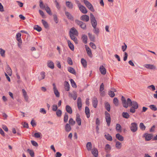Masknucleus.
<instances>
[{"instance_id":"obj_1","label":"nucleus","mask_w":157,"mask_h":157,"mask_svg":"<svg viewBox=\"0 0 157 157\" xmlns=\"http://www.w3.org/2000/svg\"><path fill=\"white\" fill-rule=\"evenodd\" d=\"M121 100L123 106L126 108H127L128 106H132L134 108L137 109L138 108V105L137 102L135 101H132L129 98H128L126 101L125 98L122 96Z\"/></svg>"},{"instance_id":"obj_2","label":"nucleus","mask_w":157,"mask_h":157,"mask_svg":"<svg viewBox=\"0 0 157 157\" xmlns=\"http://www.w3.org/2000/svg\"><path fill=\"white\" fill-rule=\"evenodd\" d=\"M90 16L91 23L94 28V32L96 34L98 35L99 33V29L98 28L96 27L97 25V21L94 16L92 13H90Z\"/></svg>"},{"instance_id":"obj_3","label":"nucleus","mask_w":157,"mask_h":157,"mask_svg":"<svg viewBox=\"0 0 157 157\" xmlns=\"http://www.w3.org/2000/svg\"><path fill=\"white\" fill-rule=\"evenodd\" d=\"M75 22L76 24L79 26L82 29H86V25L85 23L77 19H76Z\"/></svg>"},{"instance_id":"obj_4","label":"nucleus","mask_w":157,"mask_h":157,"mask_svg":"<svg viewBox=\"0 0 157 157\" xmlns=\"http://www.w3.org/2000/svg\"><path fill=\"white\" fill-rule=\"evenodd\" d=\"M86 6L91 11L94 12V10L92 4L87 0H83Z\"/></svg>"},{"instance_id":"obj_5","label":"nucleus","mask_w":157,"mask_h":157,"mask_svg":"<svg viewBox=\"0 0 157 157\" xmlns=\"http://www.w3.org/2000/svg\"><path fill=\"white\" fill-rule=\"evenodd\" d=\"M105 119L108 126H109L111 123V117L110 114L107 111L105 112Z\"/></svg>"},{"instance_id":"obj_6","label":"nucleus","mask_w":157,"mask_h":157,"mask_svg":"<svg viewBox=\"0 0 157 157\" xmlns=\"http://www.w3.org/2000/svg\"><path fill=\"white\" fill-rule=\"evenodd\" d=\"M131 131L133 132H135L137 130V125L136 123H132L131 124L130 127Z\"/></svg>"},{"instance_id":"obj_7","label":"nucleus","mask_w":157,"mask_h":157,"mask_svg":"<svg viewBox=\"0 0 157 157\" xmlns=\"http://www.w3.org/2000/svg\"><path fill=\"white\" fill-rule=\"evenodd\" d=\"M78 34V31L74 27L71 29L70 30L69 34H72L77 36Z\"/></svg>"},{"instance_id":"obj_8","label":"nucleus","mask_w":157,"mask_h":157,"mask_svg":"<svg viewBox=\"0 0 157 157\" xmlns=\"http://www.w3.org/2000/svg\"><path fill=\"white\" fill-rule=\"evenodd\" d=\"M53 90H54V92L55 95H56V96L57 97H58V98L59 97V96H60L59 93V91H58V90L57 89V88L55 84L54 83H53Z\"/></svg>"},{"instance_id":"obj_9","label":"nucleus","mask_w":157,"mask_h":157,"mask_svg":"<svg viewBox=\"0 0 157 157\" xmlns=\"http://www.w3.org/2000/svg\"><path fill=\"white\" fill-rule=\"evenodd\" d=\"M80 19L83 21L87 22L89 20V17L86 15H83L80 17Z\"/></svg>"},{"instance_id":"obj_10","label":"nucleus","mask_w":157,"mask_h":157,"mask_svg":"<svg viewBox=\"0 0 157 157\" xmlns=\"http://www.w3.org/2000/svg\"><path fill=\"white\" fill-rule=\"evenodd\" d=\"M99 71L101 74L102 75H105L106 73V69L103 65H101L99 68Z\"/></svg>"},{"instance_id":"obj_11","label":"nucleus","mask_w":157,"mask_h":157,"mask_svg":"<svg viewBox=\"0 0 157 157\" xmlns=\"http://www.w3.org/2000/svg\"><path fill=\"white\" fill-rule=\"evenodd\" d=\"M65 13L68 19L70 20L71 21L74 20V19L73 16L69 12L67 11H65Z\"/></svg>"},{"instance_id":"obj_12","label":"nucleus","mask_w":157,"mask_h":157,"mask_svg":"<svg viewBox=\"0 0 157 157\" xmlns=\"http://www.w3.org/2000/svg\"><path fill=\"white\" fill-rule=\"evenodd\" d=\"M80 11L84 14L86 13L87 12V10L86 8L83 5H82L79 7Z\"/></svg>"},{"instance_id":"obj_13","label":"nucleus","mask_w":157,"mask_h":157,"mask_svg":"<svg viewBox=\"0 0 157 157\" xmlns=\"http://www.w3.org/2000/svg\"><path fill=\"white\" fill-rule=\"evenodd\" d=\"M98 101L96 97H94L92 99V104L93 106L96 108L98 105Z\"/></svg>"},{"instance_id":"obj_14","label":"nucleus","mask_w":157,"mask_h":157,"mask_svg":"<svg viewBox=\"0 0 157 157\" xmlns=\"http://www.w3.org/2000/svg\"><path fill=\"white\" fill-rule=\"evenodd\" d=\"M48 67L51 69H53L54 67V63L51 60L48 61L47 63Z\"/></svg>"},{"instance_id":"obj_15","label":"nucleus","mask_w":157,"mask_h":157,"mask_svg":"<svg viewBox=\"0 0 157 157\" xmlns=\"http://www.w3.org/2000/svg\"><path fill=\"white\" fill-rule=\"evenodd\" d=\"M77 105L79 110H81L82 106V100L80 98L78 97L77 99Z\"/></svg>"},{"instance_id":"obj_16","label":"nucleus","mask_w":157,"mask_h":157,"mask_svg":"<svg viewBox=\"0 0 157 157\" xmlns=\"http://www.w3.org/2000/svg\"><path fill=\"white\" fill-rule=\"evenodd\" d=\"M144 66L145 68L150 69H154L156 68L155 66L150 64H146L144 65Z\"/></svg>"},{"instance_id":"obj_17","label":"nucleus","mask_w":157,"mask_h":157,"mask_svg":"<svg viewBox=\"0 0 157 157\" xmlns=\"http://www.w3.org/2000/svg\"><path fill=\"white\" fill-rule=\"evenodd\" d=\"M76 120L78 125L79 126L81 125V120L80 117V115L78 113L76 115Z\"/></svg>"},{"instance_id":"obj_18","label":"nucleus","mask_w":157,"mask_h":157,"mask_svg":"<svg viewBox=\"0 0 157 157\" xmlns=\"http://www.w3.org/2000/svg\"><path fill=\"white\" fill-rule=\"evenodd\" d=\"M65 109L67 112L70 114H71L72 113V110L71 108L69 105H67L66 106Z\"/></svg>"},{"instance_id":"obj_19","label":"nucleus","mask_w":157,"mask_h":157,"mask_svg":"<svg viewBox=\"0 0 157 157\" xmlns=\"http://www.w3.org/2000/svg\"><path fill=\"white\" fill-rule=\"evenodd\" d=\"M67 42L69 48L71 50L73 51L74 50V46L73 44L71 43L70 40H67Z\"/></svg>"},{"instance_id":"obj_20","label":"nucleus","mask_w":157,"mask_h":157,"mask_svg":"<svg viewBox=\"0 0 157 157\" xmlns=\"http://www.w3.org/2000/svg\"><path fill=\"white\" fill-rule=\"evenodd\" d=\"M92 153L95 157H97L98 155V152L96 148H94L92 150Z\"/></svg>"},{"instance_id":"obj_21","label":"nucleus","mask_w":157,"mask_h":157,"mask_svg":"<svg viewBox=\"0 0 157 157\" xmlns=\"http://www.w3.org/2000/svg\"><path fill=\"white\" fill-rule=\"evenodd\" d=\"M145 135H146L145 136V140L146 141L150 140L153 136V135L152 134H145Z\"/></svg>"},{"instance_id":"obj_22","label":"nucleus","mask_w":157,"mask_h":157,"mask_svg":"<svg viewBox=\"0 0 157 157\" xmlns=\"http://www.w3.org/2000/svg\"><path fill=\"white\" fill-rule=\"evenodd\" d=\"M66 5L68 8L70 9H72L73 8V4L69 1H66Z\"/></svg>"},{"instance_id":"obj_23","label":"nucleus","mask_w":157,"mask_h":157,"mask_svg":"<svg viewBox=\"0 0 157 157\" xmlns=\"http://www.w3.org/2000/svg\"><path fill=\"white\" fill-rule=\"evenodd\" d=\"M116 138L118 139V140L121 141H122L124 140V137L121 135L119 133H117L116 135Z\"/></svg>"},{"instance_id":"obj_24","label":"nucleus","mask_w":157,"mask_h":157,"mask_svg":"<svg viewBox=\"0 0 157 157\" xmlns=\"http://www.w3.org/2000/svg\"><path fill=\"white\" fill-rule=\"evenodd\" d=\"M45 72L44 71L42 72L40 74V76H39L38 77V79L39 81L44 79L45 76Z\"/></svg>"},{"instance_id":"obj_25","label":"nucleus","mask_w":157,"mask_h":157,"mask_svg":"<svg viewBox=\"0 0 157 157\" xmlns=\"http://www.w3.org/2000/svg\"><path fill=\"white\" fill-rule=\"evenodd\" d=\"M70 36L71 39L73 40L76 44H77L78 41L77 38L74 35L72 34H70Z\"/></svg>"},{"instance_id":"obj_26","label":"nucleus","mask_w":157,"mask_h":157,"mask_svg":"<svg viewBox=\"0 0 157 157\" xmlns=\"http://www.w3.org/2000/svg\"><path fill=\"white\" fill-rule=\"evenodd\" d=\"M116 129L118 132H121V127L120 124H117L116 125Z\"/></svg>"},{"instance_id":"obj_27","label":"nucleus","mask_w":157,"mask_h":157,"mask_svg":"<svg viewBox=\"0 0 157 157\" xmlns=\"http://www.w3.org/2000/svg\"><path fill=\"white\" fill-rule=\"evenodd\" d=\"M69 96L70 97H72L74 100H75L77 97V94L76 93H75L74 94H72L71 93H69Z\"/></svg>"},{"instance_id":"obj_28","label":"nucleus","mask_w":157,"mask_h":157,"mask_svg":"<svg viewBox=\"0 0 157 157\" xmlns=\"http://www.w3.org/2000/svg\"><path fill=\"white\" fill-rule=\"evenodd\" d=\"M64 86L65 90L67 91H69L70 89L69 85L67 81H65L64 82Z\"/></svg>"},{"instance_id":"obj_29","label":"nucleus","mask_w":157,"mask_h":157,"mask_svg":"<svg viewBox=\"0 0 157 157\" xmlns=\"http://www.w3.org/2000/svg\"><path fill=\"white\" fill-rule=\"evenodd\" d=\"M82 41L85 44H86L87 42V36L85 35H82Z\"/></svg>"},{"instance_id":"obj_30","label":"nucleus","mask_w":157,"mask_h":157,"mask_svg":"<svg viewBox=\"0 0 157 157\" xmlns=\"http://www.w3.org/2000/svg\"><path fill=\"white\" fill-rule=\"evenodd\" d=\"M65 130L67 132H68L71 130V127L69 124L67 123L65 126Z\"/></svg>"},{"instance_id":"obj_31","label":"nucleus","mask_w":157,"mask_h":157,"mask_svg":"<svg viewBox=\"0 0 157 157\" xmlns=\"http://www.w3.org/2000/svg\"><path fill=\"white\" fill-rule=\"evenodd\" d=\"M85 113H86V114L87 115V117L89 118L90 116V115H89L90 110L89 108L87 106L85 107Z\"/></svg>"},{"instance_id":"obj_32","label":"nucleus","mask_w":157,"mask_h":157,"mask_svg":"<svg viewBox=\"0 0 157 157\" xmlns=\"http://www.w3.org/2000/svg\"><path fill=\"white\" fill-rule=\"evenodd\" d=\"M6 71L8 75L11 76L12 74V71L10 67L8 66L6 70Z\"/></svg>"},{"instance_id":"obj_33","label":"nucleus","mask_w":157,"mask_h":157,"mask_svg":"<svg viewBox=\"0 0 157 157\" xmlns=\"http://www.w3.org/2000/svg\"><path fill=\"white\" fill-rule=\"evenodd\" d=\"M115 146L117 149H120L122 147V144L120 142L117 141L116 142Z\"/></svg>"},{"instance_id":"obj_34","label":"nucleus","mask_w":157,"mask_h":157,"mask_svg":"<svg viewBox=\"0 0 157 157\" xmlns=\"http://www.w3.org/2000/svg\"><path fill=\"white\" fill-rule=\"evenodd\" d=\"M68 71L71 73L74 74L75 75L76 72L75 69L71 67H69L68 68Z\"/></svg>"},{"instance_id":"obj_35","label":"nucleus","mask_w":157,"mask_h":157,"mask_svg":"<svg viewBox=\"0 0 157 157\" xmlns=\"http://www.w3.org/2000/svg\"><path fill=\"white\" fill-rule=\"evenodd\" d=\"M111 149V147L109 144H106L105 147V150L107 152H109Z\"/></svg>"},{"instance_id":"obj_36","label":"nucleus","mask_w":157,"mask_h":157,"mask_svg":"<svg viewBox=\"0 0 157 157\" xmlns=\"http://www.w3.org/2000/svg\"><path fill=\"white\" fill-rule=\"evenodd\" d=\"M122 115L123 117L126 119H128L130 117V115L127 112H123Z\"/></svg>"},{"instance_id":"obj_37","label":"nucleus","mask_w":157,"mask_h":157,"mask_svg":"<svg viewBox=\"0 0 157 157\" xmlns=\"http://www.w3.org/2000/svg\"><path fill=\"white\" fill-rule=\"evenodd\" d=\"M45 10L50 15H52V13L51 12V10H50L49 7L48 6L47 4L46 5V8H45Z\"/></svg>"},{"instance_id":"obj_38","label":"nucleus","mask_w":157,"mask_h":157,"mask_svg":"<svg viewBox=\"0 0 157 157\" xmlns=\"http://www.w3.org/2000/svg\"><path fill=\"white\" fill-rule=\"evenodd\" d=\"M113 103L116 106H117L119 105V101L117 98H114L113 100Z\"/></svg>"},{"instance_id":"obj_39","label":"nucleus","mask_w":157,"mask_h":157,"mask_svg":"<svg viewBox=\"0 0 157 157\" xmlns=\"http://www.w3.org/2000/svg\"><path fill=\"white\" fill-rule=\"evenodd\" d=\"M105 108L109 112L110 110V105L109 103L107 102L105 104Z\"/></svg>"},{"instance_id":"obj_40","label":"nucleus","mask_w":157,"mask_h":157,"mask_svg":"<svg viewBox=\"0 0 157 157\" xmlns=\"http://www.w3.org/2000/svg\"><path fill=\"white\" fill-rule=\"evenodd\" d=\"M105 137L107 140L109 141H112V136L109 134L105 135Z\"/></svg>"},{"instance_id":"obj_41","label":"nucleus","mask_w":157,"mask_h":157,"mask_svg":"<svg viewBox=\"0 0 157 157\" xmlns=\"http://www.w3.org/2000/svg\"><path fill=\"white\" fill-rule=\"evenodd\" d=\"M86 148L88 150L90 151L92 148V144L91 142H89L87 143Z\"/></svg>"},{"instance_id":"obj_42","label":"nucleus","mask_w":157,"mask_h":157,"mask_svg":"<svg viewBox=\"0 0 157 157\" xmlns=\"http://www.w3.org/2000/svg\"><path fill=\"white\" fill-rule=\"evenodd\" d=\"M27 151L29 153L30 155L32 157H34V153L33 150L28 149L27 150Z\"/></svg>"},{"instance_id":"obj_43","label":"nucleus","mask_w":157,"mask_h":157,"mask_svg":"<svg viewBox=\"0 0 157 157\" xmlns=\"http://www.w3.org/2000/svg\"><path fill=\"white\" fill-rule=\"evenodd\" d=\"M41 21L44 26V27L45 28L47 29L48 27V25L47 22L46 21L42 19L41 20Z\"/></svg>"},{"instance_id":"obj_44","label":"nucleus","mask_w":157,"mask_h":157,"mask_svg":"<svg viewBox=\"0 0 157 157\" xmlns=\"http://www.w3.org/2000/svg\"><path fill=\"white\" fill-rule=\"evenodd\" d=\"M81 62L84 67H86L87 62L83 58L82 59H81Z\"/></svg>"},{"instance_id":"obj_45","label":"nucleus","mask_w":157,"mask_h":157,"mask_svg":"<svg viewBox=\"0 0 157 157\" xmlns=\"http://www.w3.org/2000/svg\"><path fill=\"white\" fill-rule=\"evenodd\" d=\"M86 50L87 54L90 57H91L92 54L90 48L88 47L86 48Z\"/></svg>"},{"instance_id":"obj_46","label":"nucleus","mask_w":157,"mask_h":157,"mask_svg":"<svg viewBox=\"0 0 157 157\" xmlns=\"http://www.w3.org/2000/svg\"><path fill=\"white\" fill-rule=\"evenodd\" d=\"M69 124L71 125H73L75 123V121H74L72 118H71L69 121Z\"/></svg>"},{"instance_id":"obj_47","label":"nucleus","mask_w":157,"mask_h":157,"mask_svg":"<svg viewBox=\"0 0 157 157\" xmlns=\"http://www.w3.org/2000/svg\"><path fill=\"white\" fill-rule=\"evenodd\" d=\"M34 29L39 32L42 30V28L41 27L38 25H36L34 27Z\"/></svg>"},{"instance_id":"obj_48","label":"nucleus","mask_w":157,"mask_h":157,"mask_svg":"<svg viewBox=\"0 0 157 157\" xmlns=\"http://www.w3.org/2000/svg\"><path fill=\"white\" fill-rule=\"evenodd\" d=\"M21 34L20 33H17L16 35V38L18 41H21Z\"/></svg>"},{"instance_id":"obj_49","label":"nucleus","mask_w":157,"mask_h":157,"mask_svg":"<svg viewBox=\"0 0 157 157\" xmlns=\"http://www.w3.org/2000/svg\"><path fill=\"white\" fill-rule=\"evenodd\" d=\"M70 81L72 86L74 88H76V85L74 80L73 79H71L70 80Z\"/></svg>"},{"instance_id":"obj_50","label":"nucleus","mask_w":157,"mask_h":157,"mask_svg":"<svg viewBox=\"0 0 157 157\" xmlns=\"http://www.w3.org/2000/svg\"><path fill=\"white\" fill-rule=\"evenodd\" d=\"M68 115L67 113H65V115L64 117V121L65 123L67 122L68 120Z\"/></svg>"},{"instance_id":"obj_51","label":"nucleus","mask_w":157,"mask_h":157,"mask_svg":"<svg viewBox=\"0 0 157 157\" xmlns=\"http://www.w3.org/2000/svg\"><path fill=\"white\" fill-rule=\"evenodd\" d=\"M149 107L152 110L155 111L157 110V108L155 105H149Z\"/></svg>"},{"instance_id":"obj_52","label":"nucleus","mask_w":157,"mask_h":157,"mask_svg":"<svg viewBox=\"0 0 157 157\" xmlns=\"http://www.w3.org/2000/svg\"><path fill=\"white\" fill-rule=\"evenodd\" d=\"M108 94L111 98L113 97L115 95L114 92L111 90H110L108 91Z\"/></svg>"},{"instance_id":"obj_53","label":"nucleus","mask_w":157,"mask_h":157,"mask_svg":"<svg viewBox=\"0 0 157 157\" xmlns=\"http://www.w3.org/2000/svg\"><path fill=\"white\" fill-rule=\"evenodd\" d=\"M40 6L41 8L42 9L45 8L46 6V5H44L42 1L41 0L40 1Z\"/></svg>"},{"instance_id":"obj_54","label":"nucleus","mask_w":157,"mask_h":157,"mask_svg":"<svg viewBox=\"0 0 157 157\" xmlns=\"http://www.w3.org/2000/svg\"><path fill=\"white\" fill-rule=\"evenodd\" d=\"M88 35L89 38L91 41H93L94 40V35H93L89 33H88Z\"/></svg>"},{"instance_id":"obj_55","label":"nucleus","mask_w":157,"mask_h":157,"mask_svg":"<svg viewBox=\"0 0 157 157\" xmlns=\"http://www.w3.org/2000/svg\"><path fill=\"white\" fill-rule=\"evenodd\" d=\"M140 128L142 130H144L145 129L146 127L145 126L143 123H141L140 124Z\"/></svg>"},{"instance_id":"obj_56","label":"nucleus","mask_w":157,"mask_h":157,"mask_svg":"<svg viewBox=\"0 0 157 157\" xmlns=\"http://www.w3.org/2000/svg\"><path fill=\"white\" fill-rule=\"evenodd\" d=\"M147 88L153 91H154L155 90V86L153 85L148 86Z\"/></svg>"},{"instance_id":"obj_57","label":"nucleus","mask_w":157,"mask_h":157,"mask_svg":"<svg viewBox=\"0 0 157 157\" xmlns=\"http://www.w3.org/2000/svg\"><path fill=\"white\" fill-rule=\"evenodd\" d=\"M62 113V111L60 109H58L56 112V114L58 117H60L61 116Z\"/></svg>"},{"instance_id":"obj_58","label":"nucleus","mask_w":157,"mask_h":157,"mask_svg":"<svg viewBox=\"0 0 157 157\" xmlns=\"http://www.w3.org/2000/svg\"><path fill=\"white\" fill-rule=\"evenodd\" d=\"M5 51L2 48H0V53L1 56L2 57H5Z\"/></svg>"},{"instance_id":"obj_59","label":"nucleus","mask_w":157,"mask_h":157,"mask_svg":"<svg viewBox=\"0 0 157 157\" xmlns=\"http://www.w3.org/2000/svg\"><path fill=\"white\" fill-rule=\"evenodd\" d=\"M90 46L94 49H95L96 48V47L95 45L93 43L90 42Z\"/></svg>"},{"instance_id":"obj_60","label":"nucleus","mask_w":157,"mask_h":157,"mask_svg":"<svg viewBox=\"0 0 157 157\" xmlns=\"http://www.w3.org/2000/svg\"><path fill=\"white\" fill-rule=\"evenodd\" d=\"M67 62L68 63L71 65H72L73 64L71 58L68 57L67 58Z\"/></svg>"},{"instance_id":"obj_61","label":"nucleus","mask_w":157,"mask_h":157,"mask_svg":"<svg viewBox=\"0 0 157 157\" xmlns=\"http://www.w3.org/2000/svg\"><path fill=\"white\" fill-rule=\"evenodd\" d=\"M41 133L39 132L35 133L34 134V137L36 138H39L40 137Z\"/></svg>"},{"instance_id":"obj_62","label":"nucleus","mask_w":157,"mask_h":157,"mask_svg":"<svg viewBox=\"0 0 157 157\" xmlns=\"http://www.w3.org/2000/svg\"><path fill=\"white\" fill-rule=\"evenodd\" d=\"M124 45L122 46V49L123 52H124L126 49L127 46L125 43H124Z\"/></svg>"},{"instance_id":"obj_63","label":"nucleus","mask_w":157,"mask_h":157,"mask_svg":"<svg viewBox=\"0 0 157 157\" xmlns=\"http://www.w3.org/2000/svg\"><path fill=\"white\" fill-rule=\"evenodd\" d=\"M53 16V17H54V21L56 23H57L58 21V18H57V15L56 14H54Z\"/></svg>"},{"instance_id":"obj_64","label":"nucleus","mask_w":157,"mask_h":157,"mask_svg":"<svg viewBox=\"0 0 157 157\" xmlns=\"http://www.w3.org/2000/svg\"><path fill=\"white\" fill-rule=\"evenodd\" d=\"M31 142L33 146H35V147H37L38 146V144L34 140H31Z\"/></svg>"}]
</instances>
